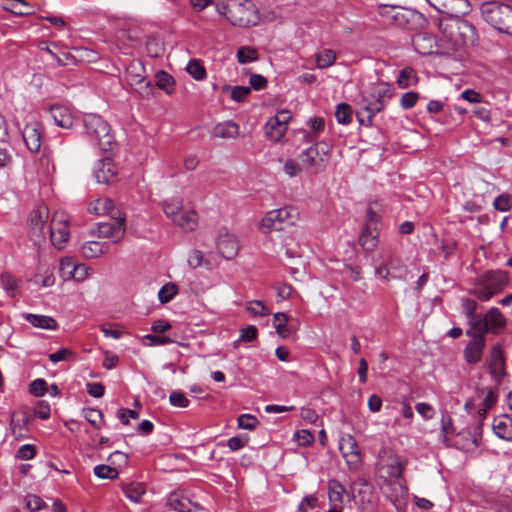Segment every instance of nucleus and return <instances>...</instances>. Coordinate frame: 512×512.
<instances>
[{
  "instance_id": "nucleus-1",
  "label": "nucleus",
  "mask_w": 512,
  "mask_h": 512,
  "mask_svg": "<svg viewBox=\"0 0 512 512\" xmlns=\"http://www.w3.org/2000/svg\"><path fill=\"white\" fill-rule=\"evenodd\" d=\"M85 135L90 143L101 151H113L117 147L109 123L97 114H87L83 119Z\"/></svg>"
},
{
  "instance_id": "nucleus-2",
  "label": "nucleus",
  "mask_w": 512,
  "mask_h": 512,
  "mask_svg": "<svg viewBox=\"0 0 512 512\" xmlns=\"http://www.w3.org/2000/svg\"><path fill=\"white\" fill-rule=\"evenodd\" d=\"M379 14L396 27L416 31L424 27L426 19L420 12L397 5H380Z\"/></svg>"
},
{
  "instance_id": "nucleus-3",
  "label": "nucleus",
  "mask_w": 512,
  "mask_h": 512,
  "mask_svg": "<svg viewBox=\"0 0 512 512\" xmlns=\"http://www.w3.org/2000/svg\"><path fill=\"white\" fill-rule=\"evenodd\" d=\"M509 282V275L502 270H488L475 282L471 294L481 301H488L501 293Z\"/></svg>"
},
{
  "instance_id": "nucleus-4",
  "label": "nucleus",
  "mask_w": 512,
  "mask_h": 512,
  "mask_svg": "<svg viewBox=\"0 0 512 512\" xmlns=\"http://www.w3.org/2000/svg\"><path fill=\"white\" fill-rule=\"evenodd\" d=\"M443 35L456 46H465L475 40V28L462 16H449L439 21Z\"/></svg>"
},
{
  "instance_id": "nucleus-5",
  "label": "nucleus",
  "mask_w": 512,
  "mask_h": 512,
  "mask_svg": "<svg viewBox=\"0 0 512 512\" xmlns=\"http://www.w3.org/2000/svg\"><path fill=\"white\" fill-rule=\"evenodd\" d=\"M483 19L493 28L512 36V7L499 1L485 2L480 7Z\"/></svg>"
},
{
  "instance_id": "nucleus-6",
  "label": "nucleus",
  "mask_w": 512,
  "mask_h": 512,
  "mask_svg": "<svg viewBox=\"0 0 512 512\" xmlns=\"http://www.w3.org/2000/svg\"><path fill=\"white\" fill-rule=\"evenodd\" d=\"M392 96L391 86L383 82L371 85L369 90L363 93L362 105L368 114V124H371L375 114L384 110Z\"/></svg>"
},
{
  "instance_id": "nucleus-7",
  "label": "nucleus",
  "mask_w": 512,
  "mask_h": 512,
  "mask_svg": "<svg viewBox=\"0 0 512 512\" xmlns=\"http://www.w3.org/2000/svg\"><path fill=\"white\" fill-rule=\"evenodd\" d=\"M330 158V146L317 141L299 155L304 171L317 174L326 168Z\"/></svg>"
},
{
  "instance_id": "nucleus-8",
  "label": "nucleus",
  "mask_w": 512,
  "mask_h": 512,
  "mask_svg": "<svg viewBox=\"0 0 512 512\" xmlns=\"http://www.w3.org/2000/svg\"><path fill=\"white\" fill-rule=\"evenodd\" d=\"M298 212L293 207H283L267 212L260 222V230L268 233L281 231L295 224Z\"/></svg>"
},
{
  "instance_id": "nucleus-9",
  "label": "nucleus",
  "mask_w": 512,
  "mask_h": 512,
  "mask_svg": "<svg viewBox=\"0 0 512 512\" xmlns=\"http://www.w3.org/2000/svg\"><path fill=\"white\" fill-rule=\"evenodd\" d=\"M227 20L236 27L250 28L261 22L260 12L251 2H239L229 10Z\"/></svg>"
},
{
  "instance_id": "nucleus-10",
  "label": "nucleus",
  "mask_w": 512,
  "mask_h": 512,
  "mask_svg": "<svg viewBox=\"0 0 512 512\" xmlns=\"http://www.w3.org/2000/svg\"><path fill=\"white\" fill-rule=\"evenodd\" d=\"M406 463L405 459L384 448L379 452L376 467L380 476L385 479L400 478Z\"/></svg>"
},
{
  "instance_id": "nucleus-11",
  "label": "nucleus",
  "mask_w": 512,
  "mask_h": 512,
  "mask_svg": "<svg viewBox=\"0 0 512 512\" xmlns=\"http://www.w3.org/2000/svg\"><path fill=\"white\" fill-rule=\"evenodd\" d=\"M380 225V215L368 207L365 224L359 237V242L365 250L372 251L377 246Z\"/></svg>"
},
{
  "instance_id": "nucleus-12",
  "label": "nucleus",
  "mask_w": 512,
  "mask_h": 512,
  "mask_svg": "<svg viewBox=\"0 0 512 512\" xmlns=\"http://www.w3.org/2000/svg\"><path fill=\"white\" fill-rule=\"evenodd\" d=\"M48 231L52 245L62 249L69 239V217L65 212H55L50 221Z\"/></svg>"
},
{
  "instance_id": "nucleus-13",
  "label": "nucleus",
  "mask_w": 512,
  "mask_h": 512,
  "mask_svg": "<svg viewBox=\"0 0 512 512\" xmlns=\"http://www.w3.org/2000/svg\"><path fill=\"white\" fill-rule=\"evenodd\" d=\"M109 222H101L97 225L98 236L110 238L113 242H119L125 235L126 216L122 211H114Z\"/></svg>"
},
{
  "instance_id": "nucleus-14",
  "label": "nucleus",
  "mask_w": 512,
  "mask_h": 512,
  "mask_svg": "<svg viewBox=\"0 0 512 512\" xmlns=\"http://www.w3.org/2000/svg\"><path fill=\"white\" fill-rule=\"evenodd\" d=\"M339 450L350 471H358L362 464L361 451L351 434H344L339 440Z\"/></svg>"
},
{
  "instance_id": "nucleus-15",
  "label": "nucleus",
  "mask_w": 512,
  "mask_h": 512,
  "mask_svg": "<svg viewBox=\"0 0 512 512\" xmlns=\"http://www.w3.org/2000/svg\"><path fill=\"white\" fill-rule=\"evenodd\" d=\"M291 118L292 115L289 110H281L270 117L264 126L266 137L272 142L281 141L288 129Z\"/></svg>"
},
{
  "instance_id": "nucleus-16",
  "label": "nucleus",
  "mask_w": 512,
  "mask_h": 512,
  "mask_svg": "<svg viewBox=\"0 0 512 512\" xmlns=\"http://www.w3.org/2000/svg\"><path fill=\"white\" fill-rule=\"evenodd\" d=\"M49 219V208L45 204L38 205L29 215L30 235L35 244L45 239V227Z\"/></svg>"
},
{
  "instance_id": "nucleus-17",
  "label": "nucleus",
  "mask_w": 512,
  "mask_h": 512,
  "mask_svg": "<svg viewBox=\"0 0 512 512\" xmlns=\"http://www.w3.org/2000/svg\"><path fill=\"white\" fill-rule=\"evenodd\" d=\"M435 10L448 16H465L471 11L468 0H426Z\"/></svg>"
},
{
  "instance_id": "nucleus-18",
  "label": "nucleus",
  "mask_w": 512,
  "mask_h": 512,
  "mask_svg": "<svg viewBox=\"0 0 512 512\" xmlns=\"http://www.w3.org/2000/svg\"><path fill=\"white\" fill-rule=\"evenodd\" d=\"M488 369L492 380L496 384L502 383L506 376L504 352L498 345L493 346L489 352Z\"/></svg>"
},
{
  "instance_id": "nucleus-19",
  "label": "nucleus",
  "mask_w": 512,
  "mask_h": 512,
  "mask_svg": "<svg viewBox=\"0 0 512 512\" xmlns=\"http://www.w3.org/2000/svg\"><path fill=\"white\" fill-rule=\"evenodd\" d=\"M31 416L25 409L15 411L11 414L10 429L16 440L29 438V423Z\"/></svg>"
},
{
  "instance_id": "nucleus-20",
  "label": "nucleus",
  "mask_w": 512,
  "mask_h": 512,
  "mask_svg": "<svg viewBox=\"0 0 512 512\" xmlns=\"http://www.w3.org/2000/svg\"><path fill=\"white\" fill-rule=\"evenodd\" d=\"M217 248L225 259H233L239 251L238 239L235 235L229 233L227 229L222 228L218 233Z\"/></svg>"
},
{
  "instance_id": "nucleus-21",
  "label": "nucleus",
  "mask_w": 512,
  "mask_h": 512,
  "mask_svg": "<svg viewBox=\"0 0 512 512\" xmlns=\"http://www.w3.org/2000/svg\"><path fill=\"white\" fill-rule=\"evenodd\" d=\"M486 347L485 338L474 337L463 349V358L467 365L475 366L481 362Z\"/></svg>"
},
{
  "instance_id": "nucleus-22",
  "label": "nucleus",
  "mask_w": 512,
  "mask_h": 512,
  "mask_svg": "<svg viewBox=\"0 0 512 512\" xmlns=\"http://www.w3.org/2000/svg\"><path fill=\"white\" fill-rule=\"evenodd\" d=\"M411 41L415 51L421 55H430L437 50L436 37L431 34H415Z\"/></svg>"
},
{
  "instance_id": "nucleus-23",
  "label": "nucleus",
  "mask_w": 512,
  "mask_h": 512,
  "mask_svg": "<svg viewBox=\"0 0 512 512\" xmlns=\"http://www.w3.org/2000/svg\"><path fill=\"white\" fill-rule=\"evenodd\" d=\"M22 138L31 152L39 151L41 147V125L38 122L28 123L22 131Z\"/></svg>"
},
{
  "instance_id": "nucleus-24",
  "label": "nucleus",
  "mask_w": 512,
  "mask_h": 512,
  "mask_svg": "<svg viewBox=\"0 0 512 512\" xmlns=\"http://www.w3.org/2000/svg\"><path fill=\"white\" fill-rule=\"evenodd\" d=\"M117 169L110 158H104L99 161L95 170V177L98 183L110 184L115 181Z\"/></svg>"
},
{
  "instance_id": "nucleus-25",
  "label": "nucleus",
  "mask_w": 512,
  "mask_h": 512,
  "mask_svg": "<svg viewBox=\"0 0 512 512\" xmlns=\"http://www.w3.org/2000/svg\"><path fill=\"white\" fill-rule=\"evenodd\" d=\"M167 505L176 512H192L197 508V505L184 495L182 491L172 492L168 496Z\"/></svg>"
},
{
  "instance_id": "nucleus-26",
  "label": "nucleus",
  "mask_w": 512,
  "mask_h": 512,
  "mask_svg": "<svg viewBox=\"0 0 512 512\" xmlns=\"http://www.w3.org/2000/svg\"><path fill=\"white\" fill-rule=\"evenodd\" d=\"M49 113L57 126L64 129H69L73 126L74 115L68 107L54 105L50 108Z\"/></svg>"
},
{
  "instance_id": "nucleus-27",
  "label": "nucleus",
  "mask_w": 512,
  "mask_h": 512,
  "mask_svg": "<svg viewBox=\"0 0 512 512\" xmlns=\"http://www.w3.org/2000/svg\"><path fill=\"white\" fill-rule=\"evenodd\" d=\"M493 431L500 439L512 442V418L507 415L495 417L492 424Z\"/></svg>"
},
{
  "instance_id": "nucleus-28",
  "label": "nucleus",
  "mask_w": 512,
  "mask_h": 512,
  "mask_svg": "<svg viewBox=\"0 0 512 512\" xmlns=\"http://www.w3.org/2000/svg\"><path fill=\"white\" fill-rule=\"evenodd\" d=\"M114 211H121V209L115 207L113 201L106 197L98 198L91 202L88 206V212L98 216H112Z\"/></svg>"
},
{
  "instance_id": "nucleus-29",
  "label": "nucleus",
  "mask_w": 512,
  "mask_h": 512,
  "mask_svg": "<svg viewBox=\"0 0 512 512\" xmlns=\"http://www.w3.org/2000/svg\"><path fill=\"white\" fill-rule=\"evenodd\" d=\"M3 8L16 16H29L35 14L34 6L25 0H5Z\"/></svg>"
},
{
  "instance_id": "nucleus-30",
  "label": "nucleus",
  "mask_w": 512,
  "mask_h": 512,
  "mask_svg": "<svg viewBox=\"0 0 512 512\" xmlns=\"http://www.w3.org/2000/svg\"><path fill=\"white\" fill-rule=\"evenodd\" d=\"M172 222L186 231H194L198 226V215L194 210L183 209Z\"/></svg>"
},
{
  "instance_id": "nucleus-31",
  "label": "nucleus",
  "mask_w": 512,
  "mask_h": 512,
  "mask_svg": "<svg viewBox=\"0 0 512 512\" xmlns=\"http://www.w3.org/2000/svg\"><path fill=\"white\" fill-rule=\"evenodd\" d=\"M24 318L36 328L46 330H56L58 328L57 321L51 316L28 313L24 315Z\"/></svg>"
},
{
  "instance_id": "nucleus-32",
  "label": "nucleus",
  "mask_w": 512,
  "mask_h": 512,
  "mask_svg": "<svg viewBox=\"0 0 512 512\" xmlns=\"http://www.w3.org/2000/svg\"><path fill=\"white\" fill-rule=\"evenodd\" d=\"M489 331L496 334L506 325V320L498 308L492 307L484 315Z\"/></svg>"
},
{
  "instance_id": "nucleus-33",
  "label": "nucleus",
  "mask_w": 512,
  "mask_h": 512,
  "mask_svg": "<svg viewBox=\"0 0 512 512\" xmlns=\"http://www.w3.org/2000/svg\"><path fill=\"white\" fill-rule=\"evenodd\" d=\"M109 244L101 241H87L81 246V254L85 258H97L109 250Z\"/></svg>"
},
{
  "instance_id": "nucleus-34",
  "label": "nucleus",
  "mask_w": 512,
  "mask_h": 512,
  "mask_svg": "<svg viewBox=\"0 0 512 512\" xmlns=\"http://www.w3.org/2000/svg\"><path fill=\"white\" fill-rule=\"evenodd\" d=\"M239 133V126L233 121L218 123L213 128V136L218 138H234Z\"/></svg>"
},
{
  "instance_id": "nucleus-35",
  "label": "nucleus",
  "mask_w": 512,
  "mask_h": 512,
  "mask_svg": "<svg viewBox=\"0 0 512 512\" xmlns=\"http://www.w3.org/2000/svg\"><path fill=\"white\" fill-rule=\"evenodd\" d=\"M468 321L470 324V329L466 331V335L471 337L472 339L474 337L485 338V334L490 332L484 316L479 318L473 317Z\"/></svg>"
},
{
  "instance_id": "nucleus-36",
  "label": "nucleus",
  "mask_w": 512,
  "mask_h": 512,
  "mask_svg": "<svg viewBox=\"0 0 512 512\" xmlns=\"http://www.w3.org/2000/svg\"><path fill=\"white\" fill-rule=\"evenodd\" d=\"M419 81L417 72L411 67L402 69L397 78V84L400 88L406 89L410 86L416 85Z\"/></svg>"
},
{
  "instance_id": "nucleus-37",
  "label": "nucleus",
  "mask_w": 512,
  "mask_h": 512,
  "mask_svg": "<svg viewBox=\"0 0 512 512\" xmlns=\"http://www.w3.org/2000/svg\"><path fill=\"white\" fill-rule=\"evenodd\" d=\"M122 490L125 496L135 503H139L142 496L146 493V487L142 483L126 484Z\"/></svg>"
},
{
  "instance_id": "nucleus-38",
  "label": "nucleus",
  "mask_w": 512,
  "mask_h": 512,
  "mask_svg": "<svg viewBox=\"0 0 512 512\" xmlns=\"http://www.w3.org/2000/svg\"><path fill=\"white\" fill-rule=\"evenodd\" d=\"M19 280L11 273L5 272L0 276V284L11 296H15L19 288Z\"/></svg>"
},
{
  "instance_id": "nucleus-39",
  "label": "nucleus",
  "mask_w": 512,
  "mask_h": 512,
  "mask_svg": "<svg viewBox=\"0 0 512 512\" xmlns=\"http://www.w3.org/2000/svg\"><path fill=\"white\" fill-rule=\"evenodd\" d=\"M174 78L165 71H159L156 74V85L159 89L166 91L167 94H171L174 90Z\"/></svg>"
},
{
  "instance_id": "nucleus-40",
  "label": "nucleus",
  "mask_w": 512,
  "mask_h": 512,
  "mask_svg": "<svg viewBox=\"0 0 512 512\" xmlns=\"http://www.w3.org/2000/svg\"><path fill=\"white\" fill-rule=\"evenodd\" d=\"M336 61V53L331 49H325L316 55L318 68L324 69L332 66Z\"/></svg>"
},
{
  "instance_id": "nucleus-41",
  "label": "nucleus",
  "mask_w": 512,
  "mask_h": 512,
  "mask_svg": "<svg viewBox=\"0 0 512 512\" xmlns=\"http://www.w3.org/2000/svg\"><path fill=\"white\" fill-rule=\"evenodd\" d=\"M36 278H41L40 285L42 287H51L55 283L53 270L50 267H44L41 262H39Z\"/></svg>"
},
{
  "instance_id": "nucleus-42",
  "label": "nucleus",
  "mask_w": 512,
  "mask_h": 512,
  "mask_svg": "<svg viewBox=\"0 0 512 512\" xmlns=\"http://www.w3.org/2000/svg\"><path fill=\"white\" fill-rule=\"evenodd\" d=\"M178 293V287L174 283H167L158 292L159 301L162 304L170 302Z\"/></svg>"
},
{
  "instance_id": "nucleus-43",
  "label": "nucleus",
  "mask_w": 512,
  "mask_h": 512,
  "mask_svg": "<svg viewBox=\"0 0 512 512\" xmlns=\"http://www.w3.org/2000/svg\"><path fill=\"white\" fill-rule=\"evenodd\" d=\"M76 263L71 257H63L60 260L59 274L64 280H70L73 277V269Z\"/></svg>"
},
{
  "instance_id": "nucleus-44",
  "label": "nucleus",
  "mask_w": 512,
  "mask_h": 512,
  "mask_svg": "<svg viewBox=\"0 0 512 512\" xmlns=\"http://www.w3.org/2000/svg\"><path fill=\"white\" fill-rule=\"evenodd\" d=\"M237 60L241 64L256 61L258 59V52L253 47H241L237 51Z\"/></svg>"
},
{
  "instance_id": "nucleus-45",
  "label": "nucleus",
  "mask_w": 512,
  "mask_h": 512,
  "mask_svg": "<svg viewBox=\"0 0 512 512\" xmlns=\"http://www.w3.org/2000/svg\"><path fill=\"white\" fill-rule=\"evenodd\" d=\"M335 117L340 124H349L352 121V109L346 103H340L336 107Z\"/></svg>"
},
{
  "instance_id": "nucleus-46",
  "label": "nucleus",
  "mask_w": 512,
  "mask_h": 512,
  "mask_svg": "<svg viewBox=\"0 0 512 512\" xmlns=\"http://www.w3.org/2000/svg\"><path fill=\"white\" fill-rule=\"evenodd\" d=\"M94 474L101 479L114 480L118 477V471L116 468L104 464L95 466Z\"/></svg>"
},
{
  "instance_id": "nucleus-47",
  "label": "nucleus",
  "mask_w": 512,
  "mask_h": 512,
  "mask_svg": "<svg viewBox=\"0 0 512 512\" xmlns=\"http://www.w3.org/2000/svg\"><path fill=\"white\" fill-rule=\"evenodd\" d=\"M186 70L196 80H203L206 77L205 68L195 59L188 62Z\"/></svg>"
},
{
  "instance_id": "nucleus-48",
  "label": "nucleus",
  "mask_w": 512,
  "mask_h": 512,
  "mask_svg": "<svg viewBox=\"0 0 512 512\" xmlns=\"http://www.w3.org/2000/svg\"><path fill=\"white\" fill-rule=\"evenodd\" d=\"M344 487L338 481H331L329 483V500L333 503H342Z\"/></svg>"
},
{
  "instance_id": "nucleus-49",
  "label": "nucleus",
  "mask_w": 512,
  "mask_h": 512,
  "mask_svg": "<svg viewBox=\"0 0 512 512\" xmlns=\"http://www.w3.org/2000/svg\"><path fill=\"white\" fill-rule=\"evenodd\" d=\"M162 208L165 215L173 220L182 210V202L181 201H165L162 203Z\"/></svg>"
},
{
  "instance_id": "nucleus-50",
  "label": "nucleus",
  "mask_w": 512,
  "mask_h": 512,
  "mask_svg": "<svg viewBox=\"0 0 512 512\" xmlns=\"http://www.w3.org/2000/svg\"><path fill=\"white\" fill-rule=\"evenodd\" d=\"M493 206L501 212L510 211L512 208V197L508 193H504L495 198Z\"/></svg>"
},
{
  "instance_id": "nucleus-51",
  "label": "nucleus",
  "mask_w": 512,
  "mask_h": 512,
  "mask_svg": "<svg viewBox=\"0 0 512 512\" xmlns=\"http://www.w3.org/2000/svg\"><path fill=\"white\" fill-rule=\"evenodd\" d=\"M246 309L255 316H266L269 314L265 304L261 300H253L247 303Z\"/></svg>"
},
{
  "instance_id": "nucleus-52",
  "label": "nucleus",
  "mask_w": 512,
  "mask_h": 512,
  "mask_svg": "<svg viewBox=\"0 0 512 512\" xmlns=\"http://www.w3.org/2000/svg\"><path fill=\"white\" fill-rule=\"evenodd\" d=\"M85 419L96 429H100L99 423L101 422L103 415L98 409L88 408L84 410Z\"/></svg>"
},
{
  "instance_id": "nucleus-53",
  "label": "nucleus",
  "mask_w": 512,
  "mask_h": 512,
  "mask_svg": "<svg viewBox=\"0 0 512 512\" xmlns=\"http://www.w3.org/2000/svg\"><path fill=\"white\" fill-rule=\"evenodd\" d=\"M258 423L257 418L250 414H242L238 417V426L241 429L254 430Z\"/></svg>"
},
{
  "instance_id": "nucleus-54",
  "label": "nucleus",
  "mask_w": 512,
  "mask_h": 512,
  "mask_svg": "<svg viewBox=\"0 0 512 512\" xmlns=\"http://www.w3.org/2000/svg\"><path fill=\"white\" fill-rule=\"evenodd\" d=\"M169 401H170L171 405H173L175 407H180V408H186L189 406V403H190L188 398L185 396V394L180 391L171 392V394L169 396Z\"/></svg>"
},
{
  "instance_id": "nucleus-55",
  "label": "nucleus",
  "mask_w": 512,
  "mask_h": 512,
  "mask_svg": "<svg viewBox=\"0 0 512 512\" xmlns=\"http://www.w3.org/2000/svg\"><path fill=\"white\" fill-rule=\"evenodd\" d=\"M74 353L69 348H61L59 351L51 353L48 358L51 362L57 363L60 361H68L73 357Z\"/></svg>"
},
{
  "instance_id": "nucleus-56",
  "label": "nucleus",
  "mask_w": 512,
  "mask_h": 512,
  "mask_svg": "<svg viewBox=\"0 0 512 512\" xmlns=\"http://www.w3.org/2000/svg\"><path fill=\"white\" fill-rule=\"evenodd\" d=\"M303 167H302V163L301 164H298L295 160L293 159H288L286 160L285 164H284V172L289 176V177H295L297 176L298 174H300L302 171H303Z\"/></svg>"
},
{
  "instance_id": "nucleus-57",
  "label": "nucleus",
  "mask_w": 512,
  "mask_h": 512,
  "mask_svg": "<svg viewBox=\"0 0 512 512\" xmlns=\"http://www.w3.org/2000/svg\"><path fill=\"white\" fill-rule=\"evenodd\" d=\"M35 455H36V447L34 445H30V444L22 445L16 453V457L21 460H30Z\"/></svg>"
},
{
  "instance_id": "nucleus-58",
  "label": "nucleus",
  "mask_w": 512,
  "mask_h": 512,
  "mask_svg": "<svg viewBox=\"0 0 512 512\" xmlns=\"http://www.w3.org/2000/svg\"><path fill=\"white\" fill-rule=\"evenodd\" d=\"M25 501L27 509L31 512L39 511L45 504L44 501L37 495H27Z\"/></svg>"
},
{
  "instance_id": "nucleus-59",
  "label": "nucleus",
  "mask_w": 512,
  "mask_h": 512,
  "mask_svg": "<svg viewBox=\"0 0 512 512\" xmlns=\"http://www.w3.org/2000/svg\"><path fill=\"white\" fill-rule=\"evenodd\" d=\"M419 95L416 92H406L402 95L400 104L404 109H410L414 107L418 101Z\"/></svg>"
},
{
  "instance_id": "nucleus-60",
  "label": "nucleus",
  "mask_w": 512,
  "mask_h": 512,
  "mask_svg": "<svg viewBox=\"0 0 512 512\" xmlns=\"http://www.w3.org/2000/svg\"><path fill=\"white\" fill-rule=\"evenodd\" d=\"M416 411L424 418V419H432L435 415V410L429 403L421 402L416 404Z\"/></svg>"
},
{
  "instance_id": "nucleus-61",
  "label": "nucleus",
  "mask_w": 512,
  "mask_h": 512,
  "mask_svg": "<svg viewBox=\"0 0 512 512\" xmlns=\"http://www.w3.org/2000/svg\"><path fill=\"white\" fill-rule=\"evenodd\" d=\"M477 302L470 298H463L462 299V308L466 315V317L469 319H472L475 317V311L477 309Z\"/></svg>"
},
{
  "instance_id": "nucleus-62",
  "label": "nucleus",
  "mask_w": 512,
  "mask_h": 512,
  "mask_svg": "<svg viewBox=\"0 0 512 512\" xmlns=\"http://www.w3.org/2000/svg\"><path fill=\"white\" fill-rule=\"evenodd\" d=\"M47 390V383L43 379H36L30 384V393L39 397L43 396Z\"/></svg>"
},
{
  "instance_id": "nucleus-63",
  "label": "nucleus",
  "mask_w": 512,
  "mask_h": 512,
  "mask_svg": "<svg viewBox=\"0 0 512 512\" xmlns=\"http://www.w3.org/2000/svg\"><path fill=\"white\" fill-rule=\"evenodd\" d=\"M294 437L301 446H308L314 441L313 434L308 430H300L295 433Z\"/></svg>"
},
{
  "instance_id": "nucleus-64",
  "label": "nucleus",
  "mask_w": 512,
  "mask_h": 512,
  "mask_svg": "<svg viewBox=\"0 0 512 512\" xmlns=\"http://www.w3.org/2000/svg\"><path fill=\"white\" fill-rule=\"evenodd\" d=\"M251 92L250 87L235 86L231 92V98L235 101H243Z\"/></svg>"
}]
</instances>
